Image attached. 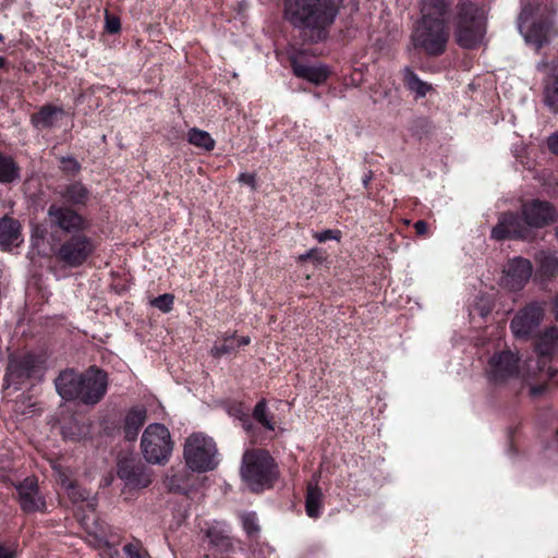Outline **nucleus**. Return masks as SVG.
Returning a JSON list of instances; mask_svg holds the SVG:
<instances>
[{"label": "nucleus", "mask_w": 558, "mask_h": 558, "mask_svg": "<svg viewBox=\"0 0 558 558\" xmlns=\"http://www.w3.org/2000/svg\"><path fill=\"white\" fill-rule=\"evenodd\" d=\"M451 0H421V17L415 23L411 40L416 49L436 57L446 51L449 40L447 16Z\"/></svg>", "instance_id": "1"}, {"label": "nucleus", "mask_w": 558, "mask_h": 558, "mask_svg": "<svg viewBox=\"0 0 558 558\" xmlns=\"http://www.w3.org/2000/svg\"><path fill=\"white\" fill-rule=\"evenodd\" d=\"M338 7L335 0H286L284 16L311 41H319L326 38Z\"/></svg>", "instance_id": "2"}, {"label": "nucleus", "mask_w": 558, "mask_h": 558, "mask_svg": "<svg viewBox=\"0 0 558 558\" xmlns=\"http://www.w3.org/2000/svg\"><path fill=\"white\" fill-rule=\"evenodd\" d=\"M485 24L486 15L483 8L469 0L460 1L453 17L457 44L466 49L480 45L484 38Z\"/></svg>", "instance_id": "3"}, {"label": "nucleus", "mask_w": 558, "mask_h": 558, "mask_svg": "<svg viewBox=\"0 0 558 558\" xmlns=\"http://www.w3.org/2000/svg\"><path fill=\"white\" fill-rule=\"evenodd\" d=\"M241 476L253 492L270 487L277 476L274 459L263 449L246 450L242 458Z\"/></svg>", "instance_id": "4"}, {"label": "nucleus", "mask_w": 558, "mask_h": 558, "mask_svg": "<svg viewBox=\"0 0 558 558\" xmlns=\"http://www.w3.org/2000/svg\"><path fill=\"white\" fill-rule=\"evenodd\" d=\"M183 454L186 465L194 472H208L218 464L216 442L203 433H194L185 439Z\"/></svg>", "instance_id": "5"}, {"label": "nucleus", "mask_w": 558, "mask_h": 558, "mask_svg": "<svg viewBox=\"0 0 558 558\" xmlns=\"http://www.w3.org/2000/svg\"><path fill=\"white\" fill-rule=\"evenodd\" d=\"M141 448L147 462L154 464L167 462L173 449L168 428L159 423L148 425L143 433Z\"/></svg>", "instance_id": "6"}, {"label": "nucleus", "mask_w": 558, "mask_h": 558, "mask_svg": "<svg viewBox=\"0 0 558 558\" xmlns=\"http://www.w3.org/2000/svg\"><path fill=\"white\" fill-rule=\"evenodd\" d=\"M486 376L494 384H505L514 378H525L520 357L510 350L495 352L488 360Z\"/></svg>", "instance_id": "7"}, {"label": "nucleus", "mask_w": 558, "mask_h": 558, "mask_svg": "<svg viewBox=\"0 0 558 558\" xmlns=\"http://www.w3.org/2000/svg\"><path fill=\"white\" fill-rule=\"evenodd\" d=\"M95 251L94 242L84 233H75L57 250L56 256L68 267H80Z\"/></svg>", "instance_id": "8"}, {"label": "nucleus", "mask_w": 558, "mask_h": 558, "mask_svg": "<svg viewBox=\"0 0 558 558\" xmlns=\"http://www.w3.org/2000/svg\"><path fill=\"white\" fill-rule=\"evenodd\" d=\"M518 27L525 41L539 49L549 40L554 22L551 20H536L533 9L525 7L520 13Z\"/></svg>", "instance_id": "9"}, {"label": "nucleus", "mask_w": 558, "mask_h": 558, "mask_svg": "<svg viewBox=\"0 0 558 558\" xmlns=\"http://www.w3.org/2000/svg\"><path fill=\"white\" fill-rule=\"evenodd\" d=\"M492 238L497 241L515 239V240H532L534 232H530V228L523 220L522 215H517L512 211L502 213L497 225L492 230Z\"/></svg>", "instance_id": "10"}, {"label": "nucleus", "mask_w": 558, "mask_h": 558, "mask_svg": "<svg viewBox=\"0 0 558 558\" xmlns=\"http://www.w3.org/2000/svg\"><path fill=\"white\" fill-rule=\"evenodd\" d=\"M108 387L107 374L96 367L82 374L78 400L88 405L98 403L106 395Z\"/></svg>", "instance_id": "11"}, {"label": "nucleus", "mask_w": 558, "mask_h": 558, "mask_svg": "<svg viewBox=\"0 0 558 558\" xmlns=\"http://www.w3.org/2000/svg\"><path fill=\"white\" fill-rule=\"evenodd\" d=\"M521 215L530 228V232L551 225L557 218L555 207L550 203L539 199L524 202L521 206Z\"/></svg>", "instance_id": "12"}, {"label": "nucleus", "mask_w": 558, "mask_h": 558, "mask_svg": "<svg viewBox=\"0 0 558 558\" xmlns=\"http://www.w3.org/2000/svg\"><path fill=\"white\" fill-rule=\"evenodd\" d=\"M41 376L39 360L31 354L12 357L9 361L5 378L10 384H22L26 379Z\"/></svg>", "instance_id": "13"}, {"label": "nucleus", "mask_w": 558, "mask_h": 558, "mask_svg": "<svg viewBox=\"0 0 558 558\" xmlns=\"http://www.w3.org/2000/svg\"><path fill=\"white\" fill-rule=\"evenodd\" d=\"M118 476L131 488H145L151 483L150 470L143 462L135 459L120 460Z\"/></svg>", "instance_id": "14"}, {"label": "nucleus", "mask_w": 558, "mask_h": 558, "mask_svg": "<svg viewBox=\"0 0 558 558\" xmlns=\"http://www.w3.org/2000/svg\"><path fill=\"white\" fill-rule=\"evenodd\" d=\"M544 310L537 304H530L511 320L510 328L515 338H529L539 326Z\"/></svg>", "instance_id": "15"}, {"label": "nucleus", "mask_w": 558, "mask_h": 558, "mask_svg": "<svg viewBox=\"0 0 558 558\" xmlns=\"http://www.w3.org/2000/svg\"><path fill=\"white\" fill-rule=\"evenodd\" d=\"M48 216L51 223L66 233L81 231L87 228L85 219L73 209L59 205H50Z\"/></svg>", "instance_id": "16"}, {"label": "nucleus", "mask_w": 558, "mask_h": 558, "mask_svg": "<svg viewBox=\"0 0 558 558\" xmlns=\"http://www.w3.org/2000/svg\"><path fill=\"white\" fill-rule=\"evenodd\" d=\"M21 507L26 512L44 511L46 502L38 494L37 480L35 477H26L16 486Z\"/></svg>", "instance_id": "17"}, {"label": "nucleus", "mask_w": 558, "mask_h": 558, "mask_svg": "<svg viewBox=\"0 0 558 558\" xmlns=\"http://www.w3.org/2000/svg\"><path fill=\"white\" fill-rule=\"evenodd\" d=\"M532 264L523 257H514L505 268V282L512 290L521 289L532 275Z\"/></svg>", "instance_id": "18"}, {"label": "nucleus", "mask_w": 558, "mask_h": 558, "mask_svg": "<svg viewBox=\"0 0 558 558\" xmlns=\"http://www.w3.org/2000/svg\"><path fill=\"white\" fill-rule=\"evenodd\" d=\"M82 374L73 369H65L54 379V386L59 396L66 400H78Z\"/></svg>", "instance_id": "19"}, {"label": "nucleus", "mask_w": 558, "mask_h": 558, "mask_svg": "<svg viewBox=\"0 0 558 558\" xmlns=\"http://www.w3.org/2000/svg\"><path fill=\"white\" fill-rule=\"evenodd\" d=\"M291 65L293 73L303 80H306L315 85L323 84L328 75V69L323 64H306L300 62L295 57L291 58Z\"/></svg>", "instance_id": "20"}, {"label": "nucleus", "mask_w": 558, "mask_h": 558, "mask_svg": "<svg viewBox=\"0 0 558 558\" xmlns=\"http://www.w3.org/2000/svg\"><path fill=\"white\" fill-rule=\"evenodd\" d=\"M21 239V223L19 220L4 216L0 219V247L4 251L17 246Z\"/></svg>", "instance_id": "21"}, {"label": "nucleus", "mask_w": 558, "mask_h": 558, "mask_svg": "<svg viewBox=\"0 0 558 558\" xmlns=\"http://www.w3.org/2000/svg\"><path fill=\"white\" fill-rule=\"evenodd\" d=\"M209 543L222 553L233 550V538L230 535L229 527L223 523H215L206 531Z\"/></svg>", "instance_id": "22"}, {"label": "nucleus", "mask_w": 558, "mask_h": 558, "mask_svg": "<svg viewBox=\"0 0 558 558\" xmlns=\"http://www.w3.org/2000/svg\"><path fill=\"white\" fill-rule=\"evenodd\" d=\"M64 116L61 107L52 105L43 106L39 111L32 116V123L37 129H50Z\"/></svg>", "instance_id": "23"}, {"label": "nucleus", "mask_w": 558, "mask_h": 558, "mask_svg": "<svg viewBox=\"0 0 558 558\" xmlns=\"http://www.w3.org/2000/svg\"><path fill=\"white\" fill-rule=\"evenodd\" d=\"M147 417V411L144 407L131 409L124 420V434L129 440H134L138 430L144 425Z\"/></svg>", "instance_id": "24"}, {"label": "nucleus", "mask_w": 558, "mask_h": 558, "mask_svg": "<svg viewBox=\"0 0 558 558\" xmlns=\"http://www.w3.org/2000/svg\"><path fill=\"white\" fill-rule=\"evenodd\" d=\"M537 353L544 357H553L558 353V329L556 327L547 328L536 342Z\"/></svg>", "instance_id": "25"}, {"label": "nucleus", "mask_w": 558, "mask_h": 558, "mask_svg": "<svg viewBox=\"0 0 558 558\" xmlns=\"http://www.w3.org/2000/svg\"><path fill=\"white\" fill-rule=\"evenodd\" d=\"M61 198L71 205H86L89 198V191L81 182H73L60 192Z\"/></svg>", "instance_id": "26"}, {"label": "nucleus", "mask_w": 558, "mask_h": 558, "mask_svg": "<svg viewBox=\"0 0 558 558\" xmlns=\"http://www.w3.org/2000/svg\"><path fill=\"white\" fill-rule=\"evenodd\" d=\"M544 101L553 113H558V63L554 65L546 82Z\"/></svg>", "instance_id": "27"}, {"label": "nucleus", "mask_w": 558, "mask_h": 558, "mask_svg": "<svg viewBox=\"0 0 558 558\" xmlns=\"http://www.w3.org/2000/svg\"><path fill=\"white\" fill-rule=\"evenodd\" d=\"M323 504V492L317 482L310 483L305 497V510L308 517L317 518L320 514Z\"/></svg>", "instance_id": "28"}, {"label": "nucleus", "mask_w": 558, "mask_h": 558, "mask_svg": "<svg viewBox=\"0 0 558 558\" xmlns=\"http://www.w3.org/2000/svg\"><path fill=\"white\" fill-rule=\"evenodd\" d=\"M542 277L553 278L558 274V256L551 252H539L535 256Z\"/></svg>", "instance_id": "29"}, {"label": "nucleus", "mask_w": 558, "mask_h": 558, "mask_svg": "<svg viewBox=\"0 0 558 558\" xmlns=\"http://www.w3.org/2000/svg\"><path fill=\"white\" fill-rule=\"evenodd\" d=\"M403 81L408 89L416 95V97H425L432 89V86L422 81L411 69L405 68L403 71Z\"/></svg>", "instance_id": "30"}, {"label": "nucleus", "mask_w": 558, "mask_h": 558, "mask_svg": "<svg viewBox=\"0 0 558 558\" xmlns=\"http://www.w3.org/2000/svg\"><path fill=\"white\" fill-rule=\"evenodd\" d=\"M187 140L192 145L203 148L207 151H210L215 148V140L211 137V135L208 132L197 128H193L189 131Z\"/></svg>", "instance_id": "31"}, {"label": "nucleus", "mask_w": 558, "mask_h": 558, "mask_svg": "<svg viewBox=\"0 0 558 558\" xmlns=\"http://www.w3.org/2000/svg\"><path fill=\"white\" fill-rule=\"evenodd\" d=\"M19 178V167L10 157L0 153V182L11 183Z\"/></svg>", "instance_id": "32"}, {"label": "nucleus", "mask_w": 558, "mask_h": 558, "mask_svg": "<svg viewBox=\"0 0 558 558\" xmlns=\"http://www.w3.org/2000/svg\"><path fill=\"white\" fill-rule=\"evenodd\" d=\"M253 417L260 423L266 429L275 430V423L267 415V403L263 399L254 408Z\"/></svg>", "instance_id": "33"}, {"label": "nucleus", "mask_w": 558, "mask_h": 558, "mask_svg": "<svg viewBox=\"0 0 558 558\" xmlns=\"http://www.w3.org/2000/svg\"><path fill=\"white\" fill-rule=\"evenodd\" d=\"M235 349H236V345H235V337H234V335L227 336V337H225L222 343H216L211 348L210 354L214 357L219 359V357H221L223 355H227V354H230V353L234 352Z\"/></svg>", "instance_id": "34"}, {"label": "nucleus", "mask_w": 558, "mask_h": 558, "mask_svg": "<svg viewBox=\"0 0 558 558\" xmlns=\"http://www.w3.org/2000/svg\"><path fill=\"white\" fill-rule=\"evenodd\" d=\"M242 526L246 534L251 537L255 536L259 532V525L255 513H243L241 515Z\"/></svg>", "instance_id": "35"}, {"label": "nucleus", "mask_w": 558, "mask_h": 558, "mask_svg": "<svg viewBox=\"0 0 558 558\" xmlns=\"http://www.w3.org/2000/svg\"><path fill=\"white\" fill-rule=\"evenodd\" d=\"M174 296L170 293H165L155 298L150 303L154 307L163 313H169L172 310Z\"/></svg>", "instance_id": "36"}, {"label": "nucleus", "mask_w": 558, "mask_h": 558, "mask_svg": "<svg viewBox=\"0 0 558 558\" xmlns=\"http://www.w3.org/2000/svg\"><path fill=\"white\" fill-rule=\"evenodd\" d=\"M53 470L57 474V481L65 490H69L70 494H73V489H76V484L70 480L68 471L63 470L60 465H53Z\"/></svg>", "instance_id": "37"}, {"label": "nucleus", "mask_w": 558, "mask_h": 558, "mask_svg": "<svg viewBox=\"0 0 558 558\" xmlns=\"http://www.w3.org/2000/svg\"><path fill=\"white\" fill-rule=\"evenodd\" d=\"M124 554L129 558H147V553L143 549L140 543H130L123 547Z\"/></svg>", "instance_id": "38"}, {"label": "nucleus", "mask_w": 558, "mask_h": 558, "mask_svg": "<svg viewBox=\"0 0 558 558\" xmlns=\"http://www.w3.org/2000/svg\"><path fill=\"white\" fill-rule=\"evenodd\" d=\"M61 168L62 171L69 174H76L80 171L81 166L76 159L72 157H63L61 159Z\"/></svg>", "instance_id": "39"}, {"label": "nucleus", "mask_w": 558, "mask_h": 558, "mask_svg": "<svg viewBox=\"0 0 558 558\" xmlns=\"http://www.w3.org/2000/svg\"><path fill=\"white\" fill-rule=\"evenodd\" d=\"M308 259H313L316 263H322L325 258L319 250L312 248L307 251L305 254L300 255L299 257L300 262H306Z\"/></svg>", "instance_id": "40"}, {"label": "nucleus", "mask_w": 558, "mask_h": 558, "mask_svg": "<svg viewBox=\"0 0 558 558\" xmlns=\"http://www.w3.org/2000/svg\"><path fill=\"white\" fill-rule=\"evenodd\" d=\"M121 24L120 20L116 16L106 15V29L110 34L118 33L120 31Z\"/></svg>", "instance_id": "41"}, {"label": "nucleus", "mask_w": 558, "mask_h": 558, "mask_svg": "<svg viewBox=\"0 0 558 558\" xmlns=\"http://www.w3.org/2000/svg\"><path fill=\"white\" fill-rule=\"evenodd\" d=\"M73 492H74L73 494H70V492L66 490L69 498H71L73 502L85 500L88 498V495H89V493L87 490L81 489L77 485H76V489L75 490L73 489Z\"/></svg>", "instance_id": "42"}, {"label": "nucleus", "mask_w": 558, "mask_h": 558, "mask_svg": "<svg viewBox=\"0 0 558 558\" xmlns=\"http://www.w3.org/2000/svg\"><path fill=\"white\" fill-rule=\"evenodd\" d=\"M337 233L338 232L328 229V230H325V231H322V232L314 233V238L318 242H325L327 240L337 239Z\"/></svg>", "instance_id": "43"}, {"label": "nucleus", "mask_w": 558, "mask_h": 558, "mask_svg": "<svg viewBox=\"0 0 558 558\" xmlns=\"http://www.w3.org/2000/svg\"><path fill=\"white\" fill-rule=\"evenodd\" d=\"M547 147L553 154L558 155V130L547 137Z\"/></svg>", "instance_id": "44"}, {"label": "nucleus", "mask_w": 558, "mask_h": 558, "mask_svg": "<svg viewBox=\"0 0 558 558\" xmlns=\"http://www.w3.org/2000/svg\"><path fill=\"white\" fill-rule=\"evenodd\" d=\"M238 180L243 184L250 185L253 190L256 189V178L253 173H241Z\"/></svg>", "instance_id": "45"}, {"label": "nucleus", "mask_w": 558, "mask_h": 558, "mask_svg": "<svg viewBox=\"0 0 558 558\" xmlns=\"http://www.w3.org/2000/svg\"><path fill=\"white\" fill-rule=\"evenodd\" d=\"M414 229L418 235H425L428 232V226L424 220H417L414 223Z\"/></svg>", "instance_id": "46"}, {"label": "nucleus", "mask_w": 558, "mask_h": 558, "mask_svg": "<svg viewBox=\"0 0 558 558\" xmlns=\"http://www.w3.org/2000/svg\"><path fill=\"white\" fill-rule=\"evenodd\" d=\"M0 558H13V551L0 544Z\"/></svg>", "instance_id": "47"}, {"label": "nucleus", "mask_w": 558, "mask_h": 558, "mask_svg": "<svg viewBox=\"0 0 558 558\" xmlns=\"http://www.w3.org/2000/svg\"><path fill=\"white\" fill-rule=\"evenodd\" d=\"M250 342H251L250 337L245 336V337H241L238 340H235V345H236V348H239L242 345H247V344H250Z\"/></svg>", "instance_id": "48"}, {"label": "nucleus", "mask_w": 558, "mask_h": 558, "mask_svg": "<svg viewBox=\"0 0 558 558\" xmlns=\"http://www.w3.org/2000/svg\"><path fill=\"white\" fill-rule=\"evenodd\" d=\"M543 391H544V387H543V386H537V387L535 386V387H532V388H531V393H532L533 396H538V395H541Z\"/></svg>", "instance_id": "49"}, {"label": "nucleus", "mask_w": 558, "mask_h": 558, "mask_svg": "<svg viewBox=\"0 0 558 558\" xmlns=\"http://www.w3.org/2000/svg\"><path fill=\"white\" fill-rule=\"evenodd\" d=\"M555 311H556V315L558 317V296L555 299Z\"/></svg>", "instance_id": "50"}, {"label": "nucleus", "mask_w": 558, "mask_h": 558, "mask_svg": "<svg viewBox=\"0 0 558 558\" xmlns=\"http://www.w3.org/2000/svg\"><path fill=\"white\" fill-rule=\"evenodd\" d=\"M369 180H371V177H367V178H365V179L363 180V184H364V186H367V184H368Z\"/></svg>", "instance_id": "51"}, {"label": "nucleus", "mask_w": 558, "mask_h": 558, "mask_svg": "<svg viewBox=\"0 0 558 558\" xmlns=\"http://www.w3.org/2000/svg\"><path fill=\"white\" fill-rule=\"evenodd\" d=\"M5 64V59L0 57V68L3 66Z\"/></svg>", "instance_id": "52"}, {"label": "nucleus", "mask_w": 558, "mask_h": 558, "mask_svg": "<svg viewBox=\"0 0 558 558\" xmlns=\"http://www.w3.org/2000/svg\"><path fill=\"white\" fill-rule=\"evenodd\" d=\"M548 375H549L550 378H554V376H555L554 373H551L549 371H548Z\"/></svg>", "instance_id": "53"}, {"label": "nucleus", "mask_w": 558, "mask_h": 558, "mask_svg": "<svg viewBox=\"0 0 558 558\" xmlns=\"http://www.w3.org/2000/svg\"><path fill=\"white\" fill-rule=\"evenodd\" d=\"M2 40H3V36L0 34V41H2Z\"/></svg>", "instance_id": "54"}]
</instances>
